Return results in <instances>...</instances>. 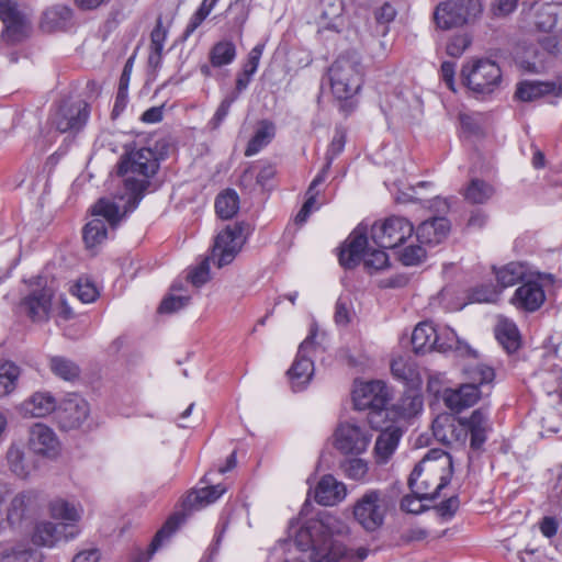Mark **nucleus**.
Returning <instances> with one entry per match:
<instances>
[{
  "label": "nucleus",
  "instance_id": "obj_1",
  "mask_svg": "<svg viewBox=\"0 0 562 562\" xmlns=\"http://www.w3.org/2000/svg\"><path fill=\"white\" fill-rule=\"evenodd\" d=\"M426 529H357L341 533L338 529H296L293 538L279 541L268 562H363L369 554L387 546H408L426 540Z\"/></svg>",
  "mask_w": 562,
  "mask_h": 562
},
{
  "label": "nucleus",
  "instance_id": "obj_2",
  "mask_svg": "<svg viewBox=\"0 0 562 562\" xmlns=\"http://www.w3.org/2000/svg\"><path fill=\"white\" fill-rule=\"evenodd\" d=\"M158 168L159 159L153 149L143 147L130 151L119 165L123 189L113 199L101 198L95 203L94 212L115 224L121 210H135L138 206L149 186V179L156 175Z\"/></svg>",
  "mask_w": 562,
  "mask_h": 562
},
{
  "label": "nucleus",
  "instance_id": "obj_3",
  "mask_svg": "<svg viewBox=\"0 0 562 562\" xmlns=\"http://www.w3.org/2000/svg\"><path fill=\"white\" fill-rule=\"evenodd\" d=\"M452 474L451 456L441 449H431L415 465L408 485L414 494L434 499L450 483Z\"/></svg>",
  "mask_w": 562,
  "mask_h": 562
},
{
  "label": "nucleus",
  "instance_id": "obj_4",
  "mask_svg": "<svg viewBox=\"0 0 562 562\" xmlns=\"http://www.w3.org/2000/svg\"><path fill=\"white\" fill-rule=\"evenodd\" d=\"M464 374L468 383L458 389H446L442 393V400L451 411L461 412L473 406L482 395L480 386L492 383L495 378L493 368L482 363L465 366Z\"/></svg>",
  "mask_w": 562,
  "mask_h": 562
},
{
  "label": "nucleus",
  "instance_id": "obj_5",
  "mask_svg": "<svg viewBox=\"0 0 562 562\" xmlns=\"http://www.w3.org/2000/svg\"><path fill=\"white\" fill-rule=\"evenodd\" d=\"M368 228L359 224L350 234L339 254V262L344 268L351 269L363 261L368 270H382L389 265L387 254L382 249L368 247Z\"/></svg>",
  "mask_w": 562,
  "mask_h": 562
},
{
  "label": "nucleus",
  "instance_id": "obj_6",
  "mask_svg": "<svg viewBox=\"0 0 562 562\" xmlns=\"http://www.w3.org/2000/svg\"><path fill=\"white\" fill-rule=\"evenodd\" d=\"M330 91L338 101L351 100L362 85V67L352 56H340L328 68Z\"/></svg>",
  "mask_w": 562,
  "mask_h": 562
},
{
  "label": "nucleus",
  "instance_id": "obj_7",
  "mask_svg": "<svg viewBox=\"0 0 562 562\" xmlns=\"http://www.w3.org/2000/svg\"><path fill=\"white\" fill-rule=\"evenodd\" d=\"M464 85L477 95H490L499 89L503 76L499 66L491 59L469 60L461 70Z\"/></svg>",
  "mask_w": 562,
  "mask_h": 562
},
{
  "label": "nucleus",
  "instance_id": "obj_8",
  "mask_svg": "<svg viewBox=\"0 0 562 562\" xmlns=\"http://www.w3.org/2000/svg\"><path fill=\"white\" fill-rule=\"evenodd\" d=\"M352 401L358 411L369 409L368 422L372 428L380 427L378 417L386 416V405L390 393L383 381L356 382L352 390Z\"/></svg>",
  "mask_w": 562,
  "mask_h": 562
},
{
  "label": "nucleus",
  "instance_id": "obj_9",
  "mask_svg": "<svg viewBox=\"0 0 562 562\" xmlns=\"http://www.w3.org/2000/svg\"><path fill=\"white\" fill-rule=\"evenodd\" d=\"M227 491L223 483L205 485L191 490L182 499L180 508L176 509L162 527H180L194 512L201 510L217 502Z\"/></svg>",
  "mask_w": 562,
  "mask_h": 562
},
{
  "label": "nucleus",
  "instance_id": "obj_10",
  "mask_svg": "<svg viewBox=\"0 0 562 562\" xmlns=\"http://www.w3.org/2000/svg\"><path fill=\"white\" fill-rule=\"evenodd\" d=\"M482 12L480 0H447L436 7L434 19L439 29L449 30L474 23Z\"/></svg>",
  "mask_w": 562,
  "mask_h": 562
},
{
  "label": "nucleus",
  "instance_id": "obj_11",
  "mask_svg": "<svg viewBox=\"0 0 562 562\" xmlns=\"http://www.w3.org/2000/svg\"><path fill=\"white\" fill-rule=\"evenodd\" d=\"M27 293L21 299L20 310L32 322L42 323L49 318L54 292L43 277L36 276L27 282Z\"/></svg>",
  "mask_w": 562,
  "mask_h": 562
},
{
  "label": "nucleus",
  "instance_id": "obj_12",
  "mask_svg": "<svg viewBox=\"0 0 562 562\" xmlns=\"http://www.w3.org/2000/svg\"><path fill=\"white\" fill-rule=\"evenodd\" d=\"M414 226L403 216H390L371 226L370 237L380 248H395L413 236Z\"/></svg>",
  "mask_w": 562,
  "mask_h": 562
},
{
  "label": "nucleus",
  "instance_id": "obj_13",
  "mask_svg": "<svg viewBox=\"0 0 562 562\" xmlns=\"http://www.w3.org/2000/svg\"><path fill=\"white\" fill-rule=\"evenodd\" d=\"M246 241L243 224L235 223L227 225L215 237L211 255L212 263L223 268L233 262Z\"/></svg>",
  "mask_w": 562,
  "mask_h": 562
},
{
  "label": "nucleus",
  "instance_id": "obj_14",
  "mask_svg": "<svg viewBox=\"0 0 562 562\" xmlns=\"http://www.w3.org/2000/svg\"><path fill=\"white\" fill-rule=\"evenodd\" d=\"M372 439L366 426L352 422L340 423L333 434V446L344 456H359L367 451Z\"/></svg>",
  "mask_w": 562,
  "mask_h": 562
},
{
  "label": "nucleus",
  "instance_id": "obj_15",
  "mask_svg": "<svg viewBox=\"0 0 562 562\" xmlns=\"http://www.w3.org/2000/svg\"><path fill=\"white\" fill-rule=\"evenodd\" d=\"M316 327L313 325L308 336L301 342L296 357L286 374L294 392L303 391L314 374V362L311 353L315 348Z\"/></svg>",
  "mask_w": 562,
  "mask_h": 562
},
{
  "label": "nucleus",
  "instance_id": "obj_16",
  "mask_svg": "<svg viewBox=\"0 0 562 562\" xmlns=\"http://www.w3.org/2000/svg\"><path fill=\"white\" fill-rule=\"evenodd\" d=\"M387 502L379 490H368L352 507L355 520L361 527H381L387 514Z\"/></svg>",
  "mask_w": 562,
  "mask_h": 562
},
{
  "label": "nucleus",
  "instance_id": "obj_17",
  "mask_svg": "<svg viewBox=\"0 0 562 562\" xmlns=\"http://www.w3.org/2000/svg\"><path fill=\"white\" fill-rule=\"evenodd\" d=\"M0 20L4 25L2 38L8 44L22 42L30 36L32 31L30 18L22 13L11 0H0Z\"/></svg>",
  "mask_w": 562,
  "mask_h": 562
},
{
  "label": "nucleus",
  "instance_id": "obj_18",
  "mask_svg": "<svg viewBox=\"0 0 562 562\" xmlns=\"http://www.w3.org/2000/svg\"><path fill=\"white\" fill-rule=\"evenodd\" d=\"M90 116V106L85 101L63 102L52 117L53 125L60 133H78Z\"/></svg>",
  "mask_w": 562,
  "mask_h": 562
},
{
  "label": "nucleus",
  "instance_id": "obj_19",
  "mask_svg": "<svg viewBox=\"0 0 562 562\" xmlns=\"http://www.w3.org/2000/svg\"><path fill=\"white\" fill-rule=\"evenodd\" d=\"M552 274H539L536 280H529L516 289L512 303L519 310L535 312L539 310L546 301L543 285L552 283Z\"/></svg>",
  "mask_w": 562,
  "mask_h": 562
},
{
  "label": "nucleus",
  "instance_id": "obj_20",
  "mask_svg": "<svg viewBox=\"0 0 562 562\" xmlns=\"http://www.w3.org/2000/svg\"><path fill=\"white\" fill-rule=\"evenodd\" d=\"M29 447L37 456L56 459L61 452V442L49 426L36 423L29 431Z\"/></svg>",
  "mask_w": 562,
  "mask_h": 562
},
{
  "label": "nucleus",
  "instance_id": "obj_21",
  "mask_svg": "<svg viewBox=\"0 0 562 562\" xmlns=\"http://www.w3.org/2000/svg\"><path fill=\"white\" fill-rule=\"evenodd\" d=\"M90 413L88 402L78 396L71 395L65 398L56 407V418L59 426L65 430L79 428L88 418Z\"/></svg>",
  "mask_w": 562,
  "mask_h": 562
},
{
  "label": "nucleus",
  "instance_id": "obj_22",
  "mask_svg": "<svg viewBox=\"0 0 562 562\" xmlns=\"http://www.w3.org/2000/svg\"><path fill=\"white\" fill-rule=\"evenodd\" d=\"M346 497V484L331 474L323 475L314 488V498L318 505L335 506Z\"/></svg>",
  "mask_w": 562,
  "mask_h": 562
},
{
  "label": "nucleus",
  "instance_id": "obj_23",
  "mask_svg": "<svg viewBox=\"0 0 562 562\" xmlns=\"http://www.w3.org/2000/svg\"><path fill=\"white\" fill-rule=\"evenodd\" d=\"M435 437L446 445H464L467 440V427L461 419L450 416H439L432 424Z\"/></svg>",
  "mask_w": 562,
  "mask_h": 562
},
{
  "label": "nucleus",
  "instance_id": "obj_24",
  "mask_svg": "<svg viewBox=\"0 0 562 562\" xmlns=\"http://www.w3.org/2000/svg\"><path fill=\"white\" fill-rule=\"evenodd\" d=\"M402 436L401 428L394 425L387 426L380 432L373 448V457L378 465H384L392 459Z\"/></svg>",
  "mask_w": 562,
  "mask_h": 562
},
{
  "label": "nucleus",
  "instance_id": "obj_25",
  "mask_svg": "<svg viewBox=\"0 0 562 562\" xmlns=\"http://www.w3.org/2000/svg\"><path fill=\"white\" fill-rule=\"evenodd\" d=\"M436 351L453 352L458 357L477 358L476 351L468 342L461 340L456 331L449 326H437Z\"/></svg>",
  "mask_w": 562,
  "mask_h": 562
},
{
  "label": "nucleus",
  "instance_id": "obj_26",
  "mask_svg": "<svg viewBox=\"0 0 562 562\" xmlns=\"http://www.w3.org/2000/svg\"><path fill=\"white\" fill-rule=\"evenodd\" d=\"M95 204L92 207V216L93 218L85 226L83 229V240L87 245V247L92 248L99 244H101L103 240L108 237V231H106V224L115 228L121 220L130 212H133L134 210H121L120 216L117 218V222L115 224L110 223V221L102 214H97L94 212Z\"/></svg>",
  "mask_w": 562,
  "mask_h": 562
},
{
  "label": "nucleus",
  "instance_id": "obj_27",
  "mask_svg": "<svg viewBox=\"0 0 562 562\" xmlns=\"http://www.w3.org/2000/svg\"><path fill=\"white\" fill-rule=\"evenodd\" d=\"M57 403L48 392H36L23 401L18 409L23 417L41 418L56 412Z\"/></svg>",
  "mask_w": 562,
  "mask_h": 562
},
{
  "label": "nucleus",
  "instance_id": "obj_28",
  "mask_svg": "<svg viewBox=\"0 0 562 562\" xmlns=\"http://www.w3.org/2000/svg\"><path fill=\"white\" fill-rule=\"evenodd\" d=\"M450 231V223L446 217H432L424 221L416 229L418 243L427 246L440 244Z\"/></svg>",
  "mask_w": 562,
  "mask_h": 562
},
{
  "label": "nucleus",
  "instance_id": "obj_29",
  "mask_svg": "<svg viewBox=\"0 0 562 562\" xmlns=\"http://www.w3.org/2000/svg\"><path fill=\"white\" fill-rule=\"evenodd\" d=\"M562 86L552 81L525 80L517 85L515 95L524 102L535 101L547 94H559Z\"/></svg>",
  "mask_w": 562,
  "mask_h": 562
},
{
  "label": "nucleus",
  "instance_id": "obj_30",
  "mask_svg": "<svg viewBox=\"0 0 562 562\" xmlns=\"http://www.w3.org/2000/svg\"><path fill=\"white\" fill-rule=\"evenodd\" d=\"M391 372L394 379L401 381L411 390H417L422 378L415 361L409 357H398L391 362Z\"/></svg>",
  "mask_w": 562,
  "mask_h": 562
},
{
  "label": "nucleus",
  "instance_id": "obj_31",
  "mask_svg": "<svg viewBox=\"0 0 562 562\" xmlns=\"http://www.w3.org/2000/svg\"><path fill=\"white\" fill-rule=\"evenodd\" d=\"M47 508L52 518L68 522L79 521L83 513V509L78 502L63 497H55L50 499Z\"/></svg>",
  "mask_w": 562,
  "mask_h": 562
},
{
  "label": "nucleus",
  "instance_id": "obj_32",
  "mask_svg": "<svg viewBox=\"0 0 562 562\" xmlns=\"http://www.w3.org/2000/svg\"><path fill=\"white\" fill-rule=\"evenodd\" d=\"M276 136V125L269 120H261L255 127L254 135L245 149V156L251 157L267 147Z\"/></svg>",
  "mask_w": 562,
  "mask_h": 562
},
{
  "label": "nucleus",
  "instance_id": "obj_33",
  "mask_svg": "<svg viewBox=\"0 0 562 562\" xmlns=\"http://www.w3.org/2000/svg\"><path fill=\"white\" fill-rule=\"evenodd\" d=\"M437 327L431 322H422L413 330L412 345L416 353L436 349Z\"/></svg>",
  "mask_w": 562,
  "mask_h": 562
},
{
  "label": "nucleus",
  "instance_id": "obj_34",
  "mask_svg": "<svg viewBox=\"0 0 562 562\" xmlns=\"http://www.w3.org/2000/svg\"><path fill=\"white\" fill-rule=\"evenodd\" d=\"M72 16V11L66 5L56 4L47 8L40 22L44 32H54L67 26Z\"/></svg>",
  "mask_w": 562,
  "mask_h": 562
},
{
  "label": "nucleus",
  "instance_id": "obj_35",
  "mask_svg": "<svg viewBox=\"0 0 562 562\" xmlns=\"http://www.w3.org/2000/svg\"><path fill=\"white\" fill-rule=\"evenodd\" d=\"M535 24L543 32H552L559 25H562V3L541 4L536 11Z\"/></svg>",
  "mask_w": 562,
  "mask_h": 562
},
{
  "label": "nucleus",
  "instance_id": "obj_36",
  "mask_svg": "<svg viewBox=\"0 0 562 562\" xmlns=\"http://www.w3.org/2000/svg\"><path fill=\"white\" fill-rule=\"evenodd\" d=\"M467 427V436H471V447L479 449L486 440L487 413L476 409L470 418L461 419Z\"/></svg>",
  "mask_w": 562,
  "mask_h": 562
},
{
  "label": "nucleus",
  "instance_id": "obj_37",
  "mask_svg": "<svg viewBox=\"0 0 562 562\" xmlns=\"http://www.w3.org/2000/svg\"><path fill=\"white\" fill-rule=\"evenodd\" d=\"M190 300V291L182 282L177 281L172 284L169 295H167L160 303L158 311L161 314L179 312L189 305Z\"/></svg>",
  "mask_w": 562,
  "mask_h": 562
},
{
  "label": "nucleus",
  "instance_id": "obj_38",
  "mask_svg": "<svg viewBox=\"0 0 562 562\" xmlns=\"http://www.w3.org/2000/svg\"><path fill=\"white\" fill-rule=\"evenodd\" d=\"M495 337L503 348L512 353L519 348L520 337L515 323L507 318H501L495 327Z\"/></svg>",
  "mask_w": 562,
  "mask_h": 562
},
{
  "label": "nucleus",
  "instance_id": "obj_39",
  "mask_svg": "<svg viewBox=\"0 0 562 562\" xmlns=\"http://www.w3.org/2000/svg\"><path fill=\"white\" fill-rule=\"evenodd\" d=\"M495 189L486 181L473 178L462 191L464 200L471 204H484L492 199Z\"/></svg>",
  "mask_w": 562,
  "mask_h": 562
},
{
  "label": "nucleus",
  "instance_id": "obj_40",
  "mask_svg": "<svg viewBox=\"0 0 562 562\" xmlns=\"http://www.w3.org/2000/svg\"><path fill=\"white\" fill-rule=\"evenodd\" d=\"M325 517V513L319 512L311 501L306 499L297 518L291 521L290 527H329Z\"/></svg>",
  "mask_w": 562,
  "mask_h": 562
},
{
  "label": "nucleus",
  "instance_id": "obj_41",
  "mask_svg": "<svg viewBox=\"0 0 562 562\" xmlns=\"http://www.w3.org/2000/svg\"><path fill=\"white\" fill-rule=\"evenodd\" d=\"M77 536L78 531L63 535L61 529H35V532L32 535V541L36 546L53 548L60 543H66Z\"/></svg>",
  "mask_w": 562,
  "mask_h": 562
},
{
  "label": "nucleus",
  "instance_id": "obj_42",
  "mask_svg": "<svg viewBox=\"0 0 562 562\" xmlns=\"http://www.w3.org/2000/svg\"><path fill=\"white\" fill-rule=\"evenodd\" d=\"M209 58L213 67L229 65L236 58V46L231 40H222L213 45Z\"/></svg>",
  "mask_w": 562,
  "mask_h": 562
},
{
  "label": "nucleus",
  "instance_id": "obj_43",
  "mask_svg": "<svg viewBox=\"0 0 562 562\" xmlns=\"http://www.w3.org/2000/svg\"><path fill=\"white\" fill-rule=\"evenodd\" d=\"M7 462L10 471L21 479H26L33 469L26 460L24 450L15 445H11L8 449Z\"/></svg>",
  "mask_w": 562,
  "mask_h": 562
},
{
  "label": "nucleus",
  "instance_id": "obj_44",
  "mask_svg": "<svg viewBox=\"0 0 562 562\" xmlns=\"http://www.w3.org/2000/svg\"><path fill=\"white\" fill-rule=\"evenodd\" d=\"M21 370L12 361L0 362V398L10 395L18 385Z\"/></svg>",
  "mask_w": 562,
  "mask_h": 562
},
{
  "label": "nucleus",
  "instance_id": "obj_45",
  "mask_svg": "<svg viewBox=\"0 0 562 562\" xmlns=\"http://www.w3.org/2000/svg\"><path fill=\"white\" fill-rule=\"evenodd\" d=\"M526 273L527 266L525 263L513 261L496 271V279L503 288H508L522 280Z\"/></svg>",
  "mask_w": 562,
  "mask_h": 562
},
{
  "label": "nucleus",
  "instance_id": "obj_46",
  "mask_svg": "<svg viewBox=\"0 0 562 562\" xmlns=\"http://www.w3.org/2000/svg\"><path fill=\"white\" fill-rule=\"evenodd\" d=\"M215 210L221 218H232L239 210V196L234 190H225L215 200Z\"/></svg>",
  "mask_w": 562,
  "mask_h": 562
},
{
  "label": "nucleus",
  "instance_id": "obj_47",
  "mask_svg": "<svg viewBox=\"0 0 562 562\" xmlns=\"http://www.w3.org/2000/svg\"><path fill=\"white\" fill-rule=\"evenodd\" d=\"M327 176L324 172H318L317 176L311 182L307 191H306V201L304 202L302 209L296 215L297 223H304L310 214L317 209L316 206V196L318 194L317 187L322 184Z\"/></svg>",
  "mask_w": 562,
  "mask_h": 562
},
{
  "label": "nucleus",
  "instance_id": "obj_48",
  "mask_svg": "<svg viewBox=\"0 0 562 562\" xmlns=\"http://www.w3.org/2000/svg\"><path fill=\"white\" fill-rule=\"evenodd\" d=\"M536 379L548 395L559 393L562 389V369L559 367L539 371Z\"/></svg>",
  "mask_w": 562,
  "mask_h": 562
},
{
  "label": "nucleus",
  "instance_id": "obj_49",
  "mask_svg": "<svg viewBox=\"0 0 562 562\" xmlns=\"http://www.w3.org/2000/svg\"><path fill=\"white\" fill-rule=\"evenodd\" d=\"M398 1H385L374 9V19L376 23L382 26V36H385L389 33V25L395 20L398 13Z\"/></svg>",
  "mask_w": 562,
  "mask_h": 562
},
{
  "label": "nucleus",
  "instance_id": "obj_50",
  "mask_svg": "<svg viewBox=\"0 0 562 562\" xmlns=\"http://www.w3.org/2000/svg\"><path fill=\"white\" fill-rule=\"evenodd\" d=\"M249 15V5L246 0H236L226 10L228 24L233 30L241 32Z\"/></svg>",
  "mask_w": 562,
  "mask_h": 562
},
{
  "label": "nucleus",
  "instance_id": "obj_51",
  "mask_svg": "<svg viewBox=\"0 0 562 562\" xmlns=\"http://www.w3.org/2000/svg\"><path fill=\"white\" fill-rule=\"evenodd\" d=\"M176 530L177 529H158V532L150 542L148 550L146 552L137 550L132 554L130 562H148L162 542L169 541L173 537Z\"/></svg>",
  "mask_w": 562,
  "mask_h": 562
},
{
  "label": "nucleus",
  "instance_id": "obj_52",
  "mask_svg": "<svg viewBox=\"0 0 562 562\" xmlns=\"http://www.w3.org/2000/svg\"><path fill=\"white\" fill-rule=\"evenodd\" d=\"M70 292L86 304L94 302L100 294L95 284L87 277L79 278Z\"/></svg>",
  "mask_w": 562,
  "mask_h": 562
},
{
  "label": "nucleus",
  "instance_id": "obj_53",
  "mask_svg": "<svg viewBox=\"0 0 562 562\" xmlns=\"http://www.w3.org/2000/svg\"><path fill=\"white\" fill-rule=\"evenodd\" d=\"M49 367L54 374L66 381H71L79 374L78 367L72 361L64 357H52L49 360Z\"/></svg>",
  "mask_w": 562,
  "mask_h": 562
},
{
  "label": "nucleus",
  "instance_id": "obj_54",
  "mask_svg": "<svg viewBox=\"0 0 562 562\" xmlns=\"http://www.w3.org/2000/svg\"><path fill=\"white\" fill-rule=\"evenodd\" d=\"M340 469L346 477L353 481H363L368 475L369 465L363 459L352 458L341 462Z\"/></svg>",
  "mask_w": 562,
  "mask_h": 562
},
{
  "label": "nucleus",
  "instance_id": "obj_55",
  "mask_svg": "<svg viewBox=\"0 0 562 562\" xmlns=\"http://www.w3.org/2000/svg\"><path fill=\"white\" fill-rule=\"evenodd\" d=\"M132 68H133V58H130L126 61L124 69L122 71V75L120 77L116 99H115L114 109H113L114 112L124 109L126 105L127 91H128V85L131 81Z\"/></svg>",
  "mask_w": 562,
  "mask_h": 562
},
{
  "label": "nucleus",
  "instance_id": "obj_56",
  "mask_svg": "<svg viewBox=\"0 0 562 562\" xmlns=\"http://www.w3.org/2000/svg\"><path fill=\"white\" fill-rule=\"evenodd\" d=\"M210 263H212V260L207 257L199 265L192 267L188 272L187 282L195 288L205 284L210 280Z\"/></svg>",
  "mask_w": 562,
  "mask_h": 562
},
{
  "label": "nucleus",
  "instance_id": "obj_57",
  "mask_svg": "<svg viewBox=\"0 0 562 562\" xmlns=\"http://www.w3.org/2000/svg\"><path fill=\"white\" fill-rule=\"evenodd\" d=\"M345 143V134L341 131H336L325 155L326 164L319 172L327 176L334 159L344 150Z\"/></svg>",
  "mask_w": 562,
  "mask_h": 562
},
{
  "label": "nucleus",
  "instance_id": "obj_58",
  "mask_svg": "<svg viewBox=\"0 0 562 562\" xmlns=\"http://www.w3.org/2000/svg\"><path fill=\"white\" fill-rule=\"evenodd\" d=\"M29 496L25 493H20L13 497L8 512V521L11 526L22 522L25 514L26 503Z\"/></svg>",
  "mask_w": 562,
  "mask_h": 562
},
{
  "label": "nucleus",
  "instance_id": "obj_59",
  "mask_svg": "<svg viewBox=\"0 0 562 562\" xmlns=\"http://www.w3.org/2000/svg\"><path fill=\"white\" fill-rule=\"evenodd\" d=\"M499 292L492 284H482L471 290L470 303H494L498 300Z\"/></svg>",
  "mask_w": 562,
  "mask_h": 562
},
{
  "label": "nucleus",
  "instance_id": "obj_60",
  "mask_svg": "<svg viewBox=\"0 0 562 562\" xmlns=\"http://www.w3.org/2000/svg\"><path fill=\"white\" fill-rule=\"evenodd\" d=\"M472 37L468 33H459L451 36L446 45V53L454 58L460 57L471 45Z\"/></svg>",
  "mask_w": 562,
  "mask_h": 562
},
{
  "label": "nucleus",
  "instance_id": "obj_61",
  "mask_svg": "<svg viewBox=\"0 0 562 562\" xmlns=\"http://www.w3.org/2000/svg\"><path fill=\"white\" fill-rule=\"evenodd\" d=\"M41 558L36 551L29 549H18L12 551H1L0 562H40Z\"/></svg>",
  "mask_w": 562,
  "mask_h": 562
},
{
  "label": "nucleus",
  "instance_id": "obj_62",
  "mask_svg": "<svg viewBox=\"0 0 562 562\" xmlns=\"http://www.w3.org/2000/svg\"><path fill=\"white\" fill-rule=\"evenodd\" d=\"M426 249L423 244L412 245L406 247L400 256V259L405 266H416L423 262L426 258Z\"/></svg>",
  "mask_w": 562,
  "mask_h": 562
},
{
  "label": "nucleus",
  "instance_id": "obj_63",
  "mask_svg": "<svg viewBox=\"0 0 562 562\" xmlns=\"http://www.w3.org/2000/svg\"><path fill=\"white\" fill-rule=\"evenodd\" d=\"M400 408L404 417H413L422 411L423 400L417 393L405 395L401 401Z\"/></svg>",
  "mask_w": 562,
  "mask_h": 562
},
{
  "label": "nucleus",
  "instance_id": "obj_64",
  "mask_svg": "<svg viewBox=\"0 0 562 562\" xmlns=\"http://www.w3.org/2000/svg\"><path fill=\"white\" fill-rule=\"evenodd\" d=\"M236 100H237V93H229L222 100V102L220 103L218 108L216 109V111L210 122L214 128L218 127L223 123V121L226 119V116L229 113L232 104Z\"/></svg>",
  "mask_w": 562,
  "mask_h": 562
}]
</instances>
